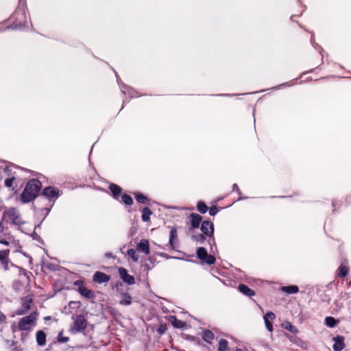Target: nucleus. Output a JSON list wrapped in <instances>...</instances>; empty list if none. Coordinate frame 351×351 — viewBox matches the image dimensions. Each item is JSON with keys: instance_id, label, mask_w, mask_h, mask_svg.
Segmentation results:
<instances>
[{"instance_id": "nucleus-1", "label": "nucleus", "mask_w": 351, "mask_h": 351, "mask_svg": "<svg viewBox=\"0 0 351 351\" xmlns=\"http://www.w3.org/2000/svg\"><path fill=\"white\" fill-rule=\"evenodd\" d=\"M41 188L42 184L39 180L36 179L29 180L20 196V200L23 204L33 201L39 195Z\"/></svg>"}, {"instance_id": "nucleus-2", "label": "nucleus", "mask_w": 351, "mask_h": 351, "mask_svg": "<svg viewBox=\"0 0 351 351\" xmlns=\"http://www.w3.org/2000/svg\"><path fill=\"white\" fill-rule=\"evenodd\" d=\"M11 19L13 23L11 25L6 27V29H23L27 26V16H26V6L25 5H20L12 15Z\"/></svg>"}, {"instance_id": "nucleus-3", "label": "nucleus", "mask_w": 351, "mask_h": 351, "mask_svg": "<svg viewBox=\"0 0 351 351\" xmlns=\"http://www.w3.org/2000/svg\"><path fill=\"white\" fill-rule=\"evenodd\" d=\"M41 196L47 198L50 204L49 208H44L47 211V215H48L56 201L60 196V191L55 186H49L43 189L41 192Z\"/></svg>"}, {"instance_id": "nucleus-4", "label": "nucleus", "mask_w": 351, "mask_h": 351, "mask_svg": "<svg viewBox=\"0 0 351 351\" xmlns=\"http://www.w3.org/2000/svg\"><path fill=\"white\" fill-rule=\"evenodd\" d=\"M201 231L202 234L206 235L208 238V243L210 245V252H214L213 248H216L215 239L214 238V224L209 221H204L201 223Z\"/></svg>"}, {"instance_id": "nucleus-5", "label": "nucleus", "mask_w": 351, "mask_h": 351, "mask_svg": "<svg viewBox=\"0 0 351 351\" xmlns=\"http://www.w3.org/2000/svg\"><path fill=\"white\" fill-rule=\"evenodd\" d=\"M72 319L73 321V326L70 328V331L73 334L77 332H83L87 327V320L83 315H78L76 316L73 315Z\"/></svg>"}, {"instance_id": "nucleus-6", "label": "nucleus", "mask_w": 351, "mask_h": 351, "mask_svg": "<svg viewBox=\"0 0 351 351\" xmlns=\"http://www.w3.org/2000/svg\"><path fill=\"white\" fill-rule=\"evenodd\" d=\"M38 317L36 311L32 312L29 315L21 318L19 323L18 326L21 330H29L31 329L32 325L36 322Z\"/></svg>"}, {"instance_id": "nucleus-7", "label": "nucleus", "mask_w": 351, "mask_h": 351, "mask_svg": "<svg viewBox=\"0 0 351 351\" xmlns=\"http://www.w3.org/2000/svg\"><path fill=\"white\" fill-rule=\"evenodd\" d=\"M196 254L199 260L209 265L214 264L216 261L215 257L208 254L207 250L203 247H197Z\"/></svg>"}, {"instance_id": "nucleus-8", "label": "nucleus", "mask_w": 351, "mask_h": 351, "mask_svg": "<svg viewBox=\"0 0 351 351\" xmlns=\"http://www.w3.org/2000/svg\"><path fill=\"white\" fill-rule=\"evenodd\" d=\"M5 215L14 225L20 226L24 223L19 211L16 208H10L5 211Z\"/></svg>"}, {"instance_id": "nucleus-9", "label": "nucleus", "mask_w": 351, "mask_h": 351, "mask_svg": "<svg viewBox=\"0 0 351 351\" xmlns=\"http://www.w3.org/2000/svg\"><path fill=\"white\" fill-rule=\"evenodd\" d=\"M119 286H122L121 282H117L116 285L117 291L120 297V300L119 302V304L123 306L130 305L132 300L131 295L128 293L124 292L121 289L119 288Z\"/></svg>"}, {"instance_id": "nucleus-10", "label": "nucleus", "mask_w": 351, "mask_h": 351, "mask_svg": "<svg viewBox=\"0 0 351 351\" xmlns=\"http://www.w3.org/2000/svg\"><path fill=\"white\" fill-rule=\"evenodd\" d=\"M32 302V297L29 295L23 298L21 300V307L16 311V315H22L27 313V312L31 309Z\"/></svg>"}, {"instance_id": "nucleus-11", "label": "nucleus", "mask_w": 351, "mask_h": 351, "mask_svg": "<svg viewBox=\"0 0 351 351\" xmlns=\"http://www.w3.org/2000/svg\"><path fill=\"white\" fill-rule=\"evenodd\" d=\"M10 250H0V265L3 268L5 271L10 269L9 265L15 266L12 264L9 258Z\"/></svg>"}, {"instance_id": "nucleus-12", "label": "nucleus", "mask_w": 351, "mask_h": 351, "mask_svg": "<svg viewBox=\"0 0 351 351\" xmlns=\"http://www.w3.org/2000/svg\"><path fill=\"white\" fill-rule=\"evenodd\" d=\"M120 278L129 285H132L135 283L134 276L130 275L126 269L124 267H119L118 269Z\"/></svg>"}, {"instance_id": "nucleus-13", "label": "nucleus", "mask_w": 351, "mask_h": 351, "mask_svg": "<svg viewBox=\"0 0 351 351\" xmlns=\"http://www.w3.org/2000/svg\"><path fill=\"white\" fill-rule=\"evenodd\" d=\"M276 319V315L273 312H267L263 317L267 330L269 332L274 330L272 321Z\"/></svg>"}, {"instance_id": "nucleus-14", "label": "nucleus", "mask_w": 351, "mask_h": 351, "mask_svg": "<svg viewBox=\"0 0 351 351\" xmlns=\"http://www.w3.org/2000/svg\"><path fill=\"white\" fill-rule=\"evenodd\" d=\"M110 280V276L101 271H96L93 276V280L99 284L108 282Z\"/></svg>"}, {"instance_id": "nucleus-15", "label": "nucleus", "mask_w": 351, "mask_h": 351, "mask_svg": "<svg viewBox=\"0 0 351 351\" xmlns=\"http://www.w3.org/2000/svg\"><path fill=\"white\" fill-rule=\"evenodd\" d=\"M332 341H334V344L332 346L334 351H341L344 348L345 343L344 337L343 336L337 335L334 337Z\"/></svg>"}, {"instance_id": "nucleus-16", "label": "nucleus", "mask_w": 351, "mask_h": 351, "mask_svg": "<svg viewBox=\"0 0 351 351\" xmlns=\"http://www.w3.org/2000/svg\"><path fill=\"white\" fill-rule=\"evenodd\" d=\"M189 218L191 219V227L189 228V230H193L199 228L200 223H202V216L197 213H191L189 215Z\"/></svg>"}, {"instance_id": "nucleus-17", "label": "nucleus", "mask_w": 351, "mask_h": 351, "mask_svg": "<svg viewBox=\"0 0 351 351\" xmlns=\"http://www.w3.org/2000/svg\"><path fill=\"white\" fill-rule=\"evenodd\" d=\"M136 250L144 253L145 255H149L150 253V250L148 240L141 239L137 244Z\"/></svg>"}, {"instance_id": "nucleus-18", "label": "nucleus", "mask_w": 351, "mask_h": 351, "mask_svg": "<svg viewBox=\"0 0 351 351\" xmlns=\"http://www.w3.org/2000/svg\"><path fill=\"white\" fill-rule=\"evenodd\" d=\"M78 292L80 293L81 295L87 299H93L95 297V293L90 290L84 287V285L80 286L78 287Z\"/></svg>"}, {"instance_id": "nucleus-19", "label": "nucleus", "mask_w": 351, "mask_h": 351, "mask_svg": "<svg viewBox=\"0 0 351 351\" xmlns=\"http://www.w3.org/2000/svg\"><path fill=\"white\" fill-rule=\"evenodd\" d=\"M109 189L112 193L113 197L116 199H119L120 194L122 191V189L115 184H110L109 186Z\"/></svg>"}, {"instance_id": "nucleus-20", "label": "nucleus", "mask_w": 351, "mask_h": 351, "mask_svg": "<svg viewBox=\"0 0 351 351\" xmlns=\"http://www.w3.org/2000/svg\"><path fill=\"white\" fill-rule=\"evenodd\" d=\"M36 342L39 346L46 344V335L43 330H38L36 332Z\"/></svg>"}, {"instance_id": "nucleus-21", "label": "nucleus", "mask_w": 351, "mask_h": 351, "mask_svg": "<svg viewBox=\"0 0 351 351\" xmlns=\"http://www.w3.org/2000/svg\"><path fill=\"white\" fill-rule=\"evenodd\" d=\"M121 92L123 95H128L130 97H138L136 94V91L130 86H123L121 88Z\"/></svg>"}, {"instance_id": "nucleus-22", "label": "nucleus", "mask_w": 351, "mask_h": 351, "mask_svg": "<svg viewBox=\"0 0 351 351\" xmlns=\"http://www.w3.org/2000/svg\"><path fill=\"white\" fill-rule=\"evenodd\" d=\"M280 289L287 294H295L299 291V288L296 285L283 286Z\"/></svg>"}, {"instance_id": "nucleus-23", "label": "nucleus", "mask_w": 351, "mask_h": 351, "mask_svg": "<svg viewBox=\"0 0 351 351\" xmlns=\"http://www.w3.org/2000/svg\"><path fill=\"white\" fill-rule=\"evenodd\" d=\"M169 322L171 325L176 328H182L185 326V323L184 322L178 319L175 316H170Z\"/></svg>"}, {"instance_id": "nucleus-24", "label": "nucleus", "mask_w": 351, "mask_h": 351, "mask_svg": "<svg viewBox=\"0 0 351 351\" xmlns=\"http://www.w3.org/2000/svg\"><path fill=\"white\" fill-rule=\"evenodd\" d=\"M239 290L243 293L244 295L247 296H253L255 295V293L254 291H252L251 289H250L247 285L241 284L239 285Z\"/></svg>"}, {"instance_id": "nucleus-25", "label": "nucleus", "mask_w": 351, "mask_h": 351, "mask_svg": "<svg viewBox=\"0 0 351 351\" xmlns=\"http://www.w3.org/2000/svg\"><path fill=\"white\" fill-rule=\"evenodd\" d=\"M207 236L204 234H194L192 235V240L197 244H203L206 241Z\"/></svg>"}, {"instance_id": "nucleus-26", "label": "nucleus", "mask_w": 351, "mask_h": 351, "mask_svg": "<svg viewBox=\"0 0 351 351\" xmlns=\"http://www.w3.org/2000/svg\"><path fill=\"white\" fill-rule=\"evenodd\" d=\"M152 214V211L148 208L145 207L142 210V220L145 222L150 221V216Z\"/></svg>"}, {"instance_id": "nucleus-27", "label": "nucleus", "mask_w": 351, "mask_h": 351, "mask_svg": "<svg viewBox=\"0 0 351 351\" xmlns=\"http://www.w3.org/2000/svg\"><path fill=\"white\" fill-rule=\"evenodd\" d=\"M282 327L293 334L298 333V330L296 327L292 325L290 322H285L282 324Z\"/></svg>"}, {"instance_id": "nucleus-28", "label": "nucleus", "mask_w": 351, "mask_h": 351, "mask_svg": "<svg viewBox=\"0 0 351 351\" xmlns=\"http://www.w3.org/2000/svg\"><path fill=\"white\" fill-rule=\"evenodd\" d=\"M202 337L205 341L210 343V340L214 339L215 335L212 331L209 330H204L202 332Z\"/></svg>"}, {"instance_id": "nucleus-29", "label": "nucleus", "mask_w": 351, "mask_h": 351, "mask_svg": "<svg viewBox=\"0 0 351 351\" xmlns=\"http://www.w3.org/2000/svg\"><path fill=\"white\" fill-rule=\"evenodd\" d=\"M135 198L136 201L143 204H146L148 203V199L146 196H145L142 193H136L135 194Z\"/></svg>"}, {"instance_id": "nucleus-30", "label": "nucleus", "mask_w": 351, "mask_h": 351, "mask_svg": "<svg viewBox=\"0 0 351 351\" xmlns=\"http://www.w3.org/2000/svg\"><path fill=\"white\" fill-rule=\"evenodd\" d=\"M337 324V319L332 317H326L325 318V324L329 328H334Z\"/></svg>"}, {"instance_id": "nucleus-31", "label": "nucleus", "mask_w": 351, "mask_h": 351, "mask_svg": "<svg viewBox=\"0 0 351 351\" xmlns=\"http://www.w3.org/2000/svg\"><path fill=\"white\" fill-rule=\"evenodd\" d=\"M178 237L177 234V229L176 228H172L170 231V235H169V243L172 247H173V240L176 239Z\"/></svg>"}, {"instance_id": "nucleus-32", "label": "nucleus", "mask_w": 351, "mask_h": 351, "mask_svg": "<svg viewBox=\"0 0 351 351\" xmlns=\"http://www.w3.org/2000/svg\"><path fill=\"white\" fill-rule=\"evenodd\" d=\"M228 341L221 339L219 342L218 351H228Z\"/></svg>"}, {"instance_id": "nucleus-33", "label": "nucleus", "mask_w": 351, "mask_h": 351, "mask_svg": "<svg viewBox=\"0 0 351 351\" xmlns=\"http://www.w3.org/2000/svg\"><path fill=\"white\" fill-rule=\"evenodd\" d=\"M197 208L198 211L202 214H204L207 212L208 208L203 202H198L197 204Z\"/></svg>"}, {"instance_id": "nucleus-34", "label": "nucleus", "mask_w": 351, "mask_h": 351, "mask_svg": "<svg viewBox=\"0 0 351 351\" xmlns=\"http://www.w3.org/2000/svg\"><path fill=\"white\" fill-rule=\"evenodd\" d=\"M128 255L132 259L134 262H137L138 260V256L136 253V250L131 248L128 250Z\"/></svg>"}, {"instance_id": "nucleus-35", "label": "nucleus", "mask_w": 351, "mask_h": 351, "mask_svg": "<svg viewBox=\"0 0 351 351\" xmlns=\"http://www.w3.org/2000/svg\"><path fill=\"white\" fill-rule=\"evenodd\" d=\"M348 273V269L346 266L341 265L339 268L338 276L340 278H344Z\"/></svg>"}, {"instance_id": "nucleus-36", "label": "nucleus", "mask_w": 351, "mask_h": 351, "mask_svg": "<svg viewBox=\"0 0 351 351\" xmlns=\"http://www.w3.org/2000/svg\"><path fill=\"white\" fill-rule=\"evenodd\" d=\"M122 202L125 204V205H128V206H130L133 203V200H132V198L127 195V194H123L122 195Z\"/></svg>"}, {"instance_id": "nucleus-37", "label": "nucleus", "mask_w": 351, "mask_h": 351, "mask_svg": "<svg viewBox=\"0 0 351 351\" xmlns=\"http://www.w3.org/2000/svg\"><path fill=\"white\" fill-rule=\"evenodd\" d=\"M291 86V84H289L288 82H286V83H282V84H280V85H278V86H274V87H272L271 89V90H279V89H280V88H283V87H285V86Z\"/></svg>"}, {"instance_id": "nucleus-38", "label": "nucleus", "mask_w": 351, "mask_h": 351, "mask_svg": "<svg viewBox=\"0 0 351 351\" xmlns=\"http://www.w3.org/2000/svg\"><path fill=\"white\" fill-rule=\"evenodd\" d=\"M14 178H8L5 180V185L7 187H11L12 186L13 180Z\"/></svg>"}, {"instance_id": "nucleus-39", "label": "nucleus", "mask_w": 351, "mask_h": 351, "mask_svg": "<svg viewBox=\"0 0 351 351\" xmlns=\"http://www.w3.org/2000/svg\"><path fill=\"white\" fill-rule=\"evenodd\" d=\"M61 334L62 333H60L58 335V341L60 342H61V343H66V342H67L69 341V337H62Z\"/></svg>"}, {"instance_id": "nucleus-40", "label": "nucleus", "mask_w": 351, "mask_h": 351, "mask_svg": "<svg viewBox=\"0 0 351 351\" xmlns=\"http://www.w3.org/2000/svg\"><path fill=\"white\" fill-rule=\"evenodd\" d=\"M217 207L214 206L209 209V214L211 216H215L217 213Z\"/></svg>"}, {"instance_id": "nucleus-41", "label": "nucleus", "mask_w": 351, "mask_h": 351, "mask_svg": "<svg viewBox=\"0 0 351 351\" xmlns=\"http://www.w3.org/2000/svg\"><path fill=\"white\" fill-rule=\"evenodd\" d=\"M232 191H236L239 195L241 194V191H240L238 185L237 184H234L232 186Z\"/></svg>"}, {"instance_id": "nucleus-42", "label": "nucleus", "mask_w": 351, "mask_h": 351, "mask_svg": "<svg viewBox=\"0 0 351 351\" xmlns=\"http://www.w3.org/2000/svg\"><path fill=\"white\" fill-rule=\"evenodd\" d=\"M234 95H230V94H218V95H216V96H219V97H232Z\"/></svg>"}, {"instance_id": "nucleus-43", "label": "nucleus", "mask_w": 351, "mask_h": 351, "mask_svg": "<svg viewBox=\"0 0 351 351\" xmlns=\"http://www.w3.org/2000/svg\"><path fill=\"white\" fill-rule=\"evenodd\" d=\"M0 243H2V244H3V245H5L6 246L10 245V243L8 241L5 240V239L0 240Z\"/></svg>"}, {"instance_id": "nucleus-44", "label": "nucleus", "mask_w": 351, "mask_h": 351, "mask_svg": "<svg viewBox=\"0 0 351 351\" xmlns=\"http://www.w3.org/2000/svg\"><path fill=\"white\" fill-rule=\"evenodd\" d=\"M142 267L146 269L147 271H149V269H151V268L149 267V266L148 265V264L147 263H145L143 265H142Z\"/></svg>"}, {"instance_id": "nucleus-45", "label": "nucleus", "mask_w": 351, "mask_h": 351, "mask_svg": "<svg viewBox=\"0 0 351 351\" xmlns=\"http://www.w3.org/2000/svg\"><path fill=\"white\" fill-rule=\"evenodd\" d=\"M104 256H105L106 258H108L113 257L112 253H110V252L105 253Z\"/></svg>"}, {"instance_id": "nucleus-46", "label": "nucleus", "mask_w": 351, "mask_h": 351, "mask_svg": "<svg viewBox=\"0 0 351 351\" xmlns=\"http://www.w3.org/2000/svg\"><path fill=\"white\" fill-rule=\"evenodd\" d=\"M247 197H243V196H241V194L239 195V197L238 199V200H241V199H246Z\"/></svg>"}, {"instance_id": "nucleus-47", "label": "nucleus", "mask_w": 351, "mask_h": 351, "mask_svg": "<svg viewBox=\"0 0 351 351\" xmlns=\"http://www.w3.org/2000/svg\"><path fill=\"white\" fill-rule=\"evenodd\" d=\"M115 74H116L117 81L118 83H119V76H118L117 73Z\"/></svg>"}, {"instance_id": "nucleus-48", "label": "nucleus", "mask_w": 351, "mask_h": 351, "mask_svg": "<svg viewBox=\"0 0 351 351\" xmlns=\"http://www.w3.org/2000/svg\"><path fill=\"white\" fill-rule=\"evenodd\" d=\"M51 319V317H50V316H47V317H45V320H49V319Z\"/></svg>"}, {"instance_id": "nucleus-49", "label": "nucleus", "mask_w": 351, "mask_h": 351, "mask_svg": "<svg viewBox=\"0 0 351 351\" xmlns=\"http://www.w3.org/2000/svg\"><path fill=\"white\" fill-rule=\"evenodd\" d=\"M332 206L335 207V202H332Z\"/></svg>"}, {"instance_id": "nucleus-50", "label": "nucleus", "mask_w": 351, "mask_h": 351, "mask_svg": "<svg viewBox=\"0 0 351 351\" xmlns=\"http://www.w3.org/2000/svg\"><path fill=\"white\" fill-rule=\"evenodd\" d=\"M237 351H241V350H237Z\"/></svg>"}]
</instances>
